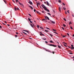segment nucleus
Wrapping results in <instances>:
<instances>
[{"instance_id": "nucleus-1", "label": "nucleus", "mask_w": 74, "mask_h": 74, "mask_svg": "<svg viewBox=\"0 0 74 74\" xmlns=\"http://www.w3.org/2000/svg\"><path fill=\"white\" fill-rule=\"evenodd\" d=\"M41 6L42 7H43V8H44V9H45V10L46 11H47V12H49V10L47 9V8H46V7H45V6L43 4V5H41Z\"/></svg>"}, {"instance_id": "nucleus-2", "label": "nucleus", "mask_w": 74, "mask_h": 74, "mask_svg": "<svg viewBox=\"0 0 74 74\" xmlns=\"http://www.w3.org/2000/svg\"><path fill=\"white\" fill-rule=\"evenodd\" d=\"M50 22L51 23H53V24H55V21H52V20H50Z\"/></svg>"}, {"instance_id": "nucleus-3", "label": "nucleus", "mask_w": 74, "mask_h": 74, "mask_svg": "<svg viewBox=\"0 0 74 74\" xmlns=\"http://www.w3.org/2000/svg\"><path fill=\"white\" fill-rule=\"evenodd\" d=\"M29 6V7H30V8H31L32 10H33V7H32V6Z\"/></svg>"}, {"instance_id": "nucleus-4", "label": "nucleus", "mask_w": 74, "mask_h": 74, "mask_svg": "<svg viewBox=\"0 0 74 74\" xmlns=\"http://www.w3.org/2000/svg\"><path fill=\"white\" fill-rule=\"evenodd\" d=\"M47 5H49V3H48V1H47Z\"/></svg>"}, {"instance_id": "nucleus-5", "label": "nucleus", "mask_w": 74, "mask_h": 74, "mask_svg": "<svg viewBox=\"0 0 74 74\" xmlns=\"http://www.w3.org/2000/svg\"><path fill=\"white\" fill-rule=\"evenodd\" d=\"M48 45H49V46H52L53 47V45L52 44H48Z\"/></svg>"}, {"instance_id": "nucleus-6", "label": "nucleus", "mask_w": 74, "mask_h": 74, "mask_svg": "<svg viewBox=\"0 0 74 74\" xmlns=\"http://www.w3.org/2000/svg\"><path fill=\"white\" fill-rule=\"evenodd\" d=\"M31 5H32V4H33V3H32V2H29Z\"/></svg>"}, {"instance_id": "nucleus-7", "label": "nucleus", "mask_w": 74, "mask_h": 74, "mask_svg": "<svg viewBox=\"0 0 74 74\" xmlns=\"http://www.w3.org/2000/svg\"><path fill=\"white\" fill-rule=\"evenodd\" d=\"M23 31H24V32H26L28 33H29V31H26V30H23Z\"/></svg>"}, {"instance_id": "nucleus-8", "label": "nucleus", "mask_w": 74, "mask_h": 74, "mask_svg": "<svg viewBox=\"0 0 74 74\" xmlns=\"http://www.w3.org/2000/svg\"><path fill=\"white\" fill-rule=\"evenodd\" d=\"M19 4H20L21 5H23V4L21 3L20 2H19Z\"/></svg>"}, {"instance_id": "nucleus-9", "label": "nucleus", "mask_w": 74, "mask_h": 74, "mask_svg": "<svg viewBox=\"0 0 74 74\" xmlns=\"http://www.w3.org/2000/svg\"><path fill=\"white\" fill-rule=\"evenodd\" d=\"M59 10L60 12L61 11V8H59Z\"/></svg>"}, {"instance_id": "nucleus-10", "label": "nucleus", "mask_w": 74, "mask_h": 74, "mask_svg": "<svg viewBox=\"0 0 74 74\" xmlns=\"http://www.w3.org/2000/svg\"><path fill=\"white\" fill-rule=\"evenodd\" d=\"M73 49H74V47H71V49L72 50H73Z\"/></svg>"}, {"instance_id": "nucleus-11", "label": "nucleus", "mask_w": 74, "mask_h": 74, "mask_svg": "<svg viewBox=\"0 0 74 74\" xmlns=\"http://www.w3.org/2000/svg\"><path fill=\"white\" fill-rule=\"evenodd\" d=\"M46 16L48 20H49V18L48 16Z\"/></svg>"}, {"instance_id": "nucleus-12", "label": "nucleus", "mask_w": 74, "mask_h": 74, "mask_svg": "<svg viewBox=\"0 0 74 74\" xmlns=\"http://www.w3.org/2000/svg\"><path fill=\"white\" fill-rule=\"evenodd\" d=\"M53 47H57V46L54 45H53Z\"/></svg>"}, {"instance_id": "nucleus-13", "label": "nucleus", "mask_w": 74, "mask_h": 74, "mask_svg": "<svg viewBox=\"0 0 74 74\" xmlns=\"http://www.w3.org/2000/svg\"><path fill=\"white\" fill-rule=\"evenodd\" d=\"M23 33H24V34H25V35H27V34H26V33H25V32H23Z\"/></svg>"}, {"instance_id": "nucleus-14", "label": "nucleus", "mask_w": 74, "mask_h": 74, "mask_svg": "<svg viewBox=\"0 0 74 74\" xmlns=\"http://www.w3.org/2000/svg\"><path fill=\"white\" fill-rule=\"evenodd\" d=\"M58 48H61V46H60L59 45H58Z\"/></svg>"}, {"instance_id": "nucleus-15", "label": "nucleus", "mask_w": 74, "mask_h": 74, "mask_svg": "<svg viewBox=\"0 0 74 74\" xmlns=\"http://www.w3.org/2000/svg\"><path fill=\"white\" fill-rule=\"evenodd\" d=\"M47 14H49V15H50V16H51V14H50V13H47Z\"/></svg>"}, {"instance_id": "nucleus-16", "label": "nucleus", "mask_w": 74, "mask_h": 74, "mask_svg": "<svg viewBox=\"0 0 74 74\" xmlns=\"http://www.w3.org/2000/svg\"><path fill=\"white\" fill-rule=\"evenodd\" d=\"M37 3L39 5H40V3L38 2V3Z\"/></svg>"}, {"instance_id": "nucleus-17", "label": "nucleus", "mask_w": 74, "mask_h": 74, "mask_svg": "<svg viewBox=\"0 0 74 74\" xmlns=\"http://www.w3.org/2000/svg\"><path fill=\"white\" fill-rule=\"evenodd\" d=\"M16 3H17V2H19V1H18V0H16Z\"/></svg>"}, {"instance_id": "nucleus-18", "label": "nucleus", "mask_w": 74, "mask_h": 74, "mask_svg": "<svg viewBox=\"0 0 74 74\" xmlns=\"http://www.w3.org/2000/svg\"><path fill=\"white\" fill-rule=\"evenodd\" d=\"M45 19L46 20H47V17H46V16H45Z\"/></svg>"}, {"instance_id": "nucleus-19", "label": "nucleus", "mask_w": 74, "mask_h": 74, "mask_svg": "<svg viewBox=\"0 0 74 74\" xmlns=\"http://www.w3.org/2000/svg\"><path fill=\"white\" fill-rule=\"evenodd\" d=\"M53 31H55V32H56V30L54 29H53Z\"/></svg>"}, {"instance_id": "nucleus-20", "label": "nucleus", "mask_w": 74, "mask_h": 74, "mask_svg": "<svg viewBox=\"0 0 74 74\" xmlns=\"http://www.w3.org/2000/svg\"><path fill=\"white\" fill-rule=\"evenodd\" d=\"M50 42L51 43H53V41L52 40H51L50 41Z\"/></svg>"}, {"instance_id": "nucleus-21", "label": "nucleus", "mask_w": 74, "mask_h": 74, "mask_svg": "<svg viewBox=\"0 0 74 74\" xmlns=\"http://www.w3.org/2000/svg\"><path fill=\"white\" fill-rule=\"evenodd\" d=\"M58 2L59 3H61V1L60 0H58Z\"/></svg>"}, {"instance_id": "nucleus-22", "label": "nucleus", "mask_w": 74, "mask_h": 74, "mask_svg": "<svg viewBox=\"0 0 74 74\" xmlns=\"http://www.w3.org/2000/svg\"><path fill=\"white\" fill-rule=\"evenodd\" d=\"M30 25L32 27H33V25H32V24H31Z\"/></svg>"}, {"instance_id": "nucleus-23", "label": "nucleus", "mask_w": 74, "mask_h": 74, "mask_svg": "<svg viewBox=\"0 0 74 74\" xmlns=\"http://www.w3.org/2000/svg\"><path fill=\"white\" fill-rule=\"evenodd\" d=\"M49 35L51 36V37L53 35H52L51 34H49Z\"/></svg>"}, {"instance_id": "nucleus-24", "label": "nucleus", "mask_w": 74, "mask_h": 74, "mask_svg": "<svg viewBox=\"0 0 74 74\" xmlns=\"http://www.w3.org/2000/svg\"><path fill=\"white\" fill-rule=\"evenodd\" d=\"M72 23H71V22H70L69 23V25H71V24Z\"/></svg>"}, {"instance_id": "nucleus-25", "label": "nucleus", "mask_w": 74, "mask_h": 74, "mask_svg": "<svg viewBox=\"0 0 74 74\" xmlns=\"http://www.w3.org/2000/svg\"><path fill=\"white\" fill-rule=\"evenodd\" d=\"M14 10L15 11L16 10V7H14Z\"/></svg>"}, {"instance_id": "nucleus-26", "label": "nucleus", "mask_w": 74, "mask_h": 74, "mask_svg": "<svg viewBox=\"0 0 74 74\" xmlns=\"http://www.w3.org/2000/svg\"><path fill=\"white\" fill-rule=\"evenodd\" d=\"M37 27H38V28H39V27H40L39 26V25H37Z\"/></svg>"}, {"instance_id": "nucleus-27", "label": "nucleus", "mask_w": 74, "mask_h": 74, "mask_svg": "<svg viewBox=\"0 0 74 74\" xmlns=\"http://www.w3.org/2000/svg\"><path fill=\"white\" fill-rule=\"evenodd\" d=\"M40 28H41V29H43V28H42V27H40Z\"/></svg>"}, {"instance_id": "nucleus-28", "label": "nucleus", "mask_w": 74, "mask_h": 74, "mask_svg": "<svg viewBox=\"0 0 74 74\" xmlns=\"http://www.w3.org/2000/svg\"><path fill=\"white\" fill-rule=\"evenodd\" d=\"M46 51H47V52H51V51H49L47 50H46Z\"/></svg>"}, {"instance_id": "nucleus-29", "label": "nucleus", "mask_w": 74, "mask_h": 74, "mask_svg": "<svg viewBox=\"0 0 74 74\" xmlns=\"http://www.w3.org/2000/svg\"><path fill=\"white\" fill-rule=\"evenodd\" d=\"M40 35L41 36V35H42V36H44V34H40Z\"/></svg>"}, {"instance_id": "nucleus-30", "label": "nucleus", "mask_w": 74, "mask_h": 74, "mask_svg": "<svg viewBox=\"0 0 74 74\" xmlns=\"http://www.w3.org/2000/svg\"><path fill=\"white\" fill-rule=\"evenodd\" d=\"M30 20H31L30 19V18H28V20H29V21H30Z\"/></svg>"}, {"instance_id": "nucleus-31", "label": "nucleus", "mask_w": 74, "mask_h": 74, "mask_svg": "<svg viewBox=\"0 0 74 74\" xmlns=\"http://www.w3.org/2000/svg\"><path fill=\"white\" fill-rule=\"evenodd\" d=\"M63 26H64V27H66V25L64 24H63Z\"/></svg>"}, {"instance_id": "nucleus-32", "label": "nucleus", "mask_w": 74, "mask_h": 74, "mask_svg": "<svg viewBox=\"0 0 74 74\" xmlns=\"http://www.w3.org/2000/svg\"><path fill=\"white\" fill-rule=\"evenodd\" d=\"M45 32H49V31H47V30H45Z\"/></svg>"}, {"instance_id": "nucleus-33", "label": "nucleus", "mask_w": 74, "mask_h": 74, "mask_svg": "<svg viewBox=\"0 0 74 74\" xmlns=\"http://www.w3.org/2000/svg\"><path fill=\"white\" fill-rule=\"evenodd\" d=\"M63 9H64V10H65L66 9V8H65L64 7V8H63Z\"/></svg>"}, {"instance_id": "nucleus-34", "label": "nucleus", "mask_w": 74, "mask_h": 74, "mask_svg": "<svg viewBox=\"0 0 74 74\" xmlns=\"http://www.w3.org/2000/svg\"><path fill=\"white\" fill-rule=\"evenodd\" d=\"M64 20L65 21H66V19H65V18H64Z\"/></svg>"}, {"instance_id": "nucleus-35", "label": "nucleus", "mask_w": 74, "mask_h": 74, "mask_svg": "<svg viewBox=\"0 0 74 74\" xmlns=\"http://www.w3.org/2000/svg\"><path fill=\"white\" fill-rule=\"evenodd\" d=\"M54 33H55L56 34H58V33L56 32H54Z\"/></svg>"}, {"instance_id": "nucleus-36", "label": "nucleus", "mask_w": 74, "mask_h": 74, "mask_svg": "<svg viewBox=\"0 0 74 74\" xmlns=\"http://www.w3.org/2000/svg\"><path fill=\"white\" fill-rule=\"evenodd\" d=\"M70 53V54H72V55L73 54L72 53Z\"/></svg>"}, {"instance_id": "nucleus-37", "label": "nucleus", "mask_w": 74, "mask_h": 74, "mask_svg": "<svg viewBox=\"0 0 74 74\" xmlns=\"http://www.w3.org/2000/svg\"><path fill=\"white\" fill-rule=\"evenodd\" d=\"M16 9L17 10H19V8H17Z\"/></svg>"}, {"instance_id": "nucleus-38", "label": "nucleus", "mask_w": 74, "mask_h": 74, "mask_svg": "<svg viewBox=\"0 0 74 74\" xmlns=\"http://www.w3.org/2000/svg\"><path fill=\"white\" fill-rule=\"evenodd\" d=\"M46 28V29H49V30H50V29H49V28H48V27H47Z\"/></svg>"}, {"instance_id": "nucleus-39", "label": "nucleus", "mask_w": 74, "mask_h": 74, "mask_svg": "<svg viewBox=\"0 0 74 74\" xmlns=\"http://www.w3.org/2000/svg\"><path fill=\"white\" fill-rule=\"evenodd\" d=\"M67 34L68 36H69V33H67Z\"/></svg>"}, {"instance_id": "nucleus-40", "label": "nucleus", "mask_w": 74, "mask_h": 74, "mask_svg": "<svg viewBox=\"0 0 74 74\" xmlns=\"http://www.w3.org/2000/svg\"><path fill=\"white\" fill-rule=\"evenodd\" d=\"M45 19H42V21H45Z\"/></svg>"}, {"instance_id": "nucleus-41", "label": "nucleus", "mask_w": 74, "mask_h": 74, "mask_svg": "<svg viewBox=\"0 0 74 74\" xmlns=\"http://www.w3.org/2000/svg\"><path fill=\"white\" fill-rule=\"evenodd\" d=\"M73 46H74L73 45H71V47H73Z\"/></svg>"}, {"instance_id": "nucleus-42", "label": "nucleus", "mask_w": 74, "mask_h": 74, "mask_svg": "<svg viewBox=\"0 0 74 74\" xmlns=\"http://www.w3.org/2000/svg\"><path fill=\"white\" fill-rule=\"evenodd\" d=\"M45 42L47 44H48V42L47 41H45Z\"/></svg>"}, {"instance_id": "nucleus-43", "label": "nucleus", "mask_w": 74, "mask_h": 74, "mask_svg": "<svg viewBox=\"0 0 74 74\" xmlns=\"http://www.w3.org/2000/svg\"><path fill=\"white\" fill-rule=\"evenodd\" d=\"M43 40H47V39H46V38L44 39V38H43Z\"/></svg>"}, {"instance_id": "nucleus-44", "label": "nucleus", "mask_w": 74, "mask_h": 74, "mask_svg": "<svg viewBox=\"0 0 74 74\" xmlns=\"http://www.w3.org/2000/svg\"><path fill=\"white\" fill-rule=\"evenodd\" d=\"M70 28H71V29H73V27H71Z\"/></svg>"}, {"instance_id": "nucleus-45", "label": "nucleus", "mask_w": 74, "mask_h": 74, "mask_svg": "<svg viewBox=\"0 0 74 74\" xmlns=\"http://www.w3.org/2000/svg\"><path fill=\"white\" fill-rule=\"evenodd\" d=\"M36 9H34V12H36Z\"/></svg>"}, {"instance_id": "nucleus-46", "label": "nucleus", "mask_w": 74, "mask_h": 74, "mask_svg": "<svg viewBox=\"0 0 74 74\" xmlns=\"http://www.w3.org/2000/svg\"><path fill=\"white\" fill-rule=\"evenodd\" d=\"M69 10H68L67 12L69 13V14H70V13L69 12Z\"/></svg>"}, {"instance_id": "nucleus-47", "label": "nucleus", "mask_w": 74, "mask_h": 74, "mask_svg": "<svg viewBox=\"0 0 74 74\" xmlns=\"http://www.w3.org/2000/svg\"><path fill=\"white\" fill-rule=\"evenodd\" d=\"M66 36H63V37L64 38V37H66Z\"/></svg>"}, {"instance_id": "nucleus-48", "label": "nucleus", "mask_w": 74, "mask_h": 74, "mask_svg": "<svg viewBox=\"0 0 74 74\" xmlns=\"http://www.w3.org/2000/svg\"><path fill=\"white\" fill-rule=\"evenodd\" d=\"M62 29H63V30H64V28H63V27H62Z\"/></svg>"}, {"instance_id": "nucleus-49", "label": "nucleus", "mask_w": 74, "mask_h": 74, "mask_svg": "<svg viewBox=\"0 0 74 74\" xmlns=\"http://www.w3.org/2000/svg\"><path fill=\"white\" fill-rule=\"evenodd\" d=\"M29 15L30 16H32L30 14H29Z\"/></svg>"}, {"instance_id": "nucleus-50", "label": "nucleus", "mask_w": 74, "mask_h": 74, "mask_svg": "<svg viewBox=\"0 0 74 74\" xmlns=\"http://www.w3.org/2000/svg\"><path fill=\"white\" fill-rule=\"evenodd\" d=\"M65 13L66 14H67V12H66V11H65Z\"/></svg>"}, {"instance_id": "nucleus-51", "label": "nucleus", "mask_w": 74, "mask_h": 74, "mask_svg": "<svg viewBox=\"0 0 74 74\" xmlns=\"http://www.w3.org/2000/svg\"><path fill=\"white\" fill-rule=\"evenodd\" d=\"M30 22V23H32V21H29Z\"/></svg>"}, {"instance_id": "nucleus-52", "label": "nucleus", "mask_w": 74, "mask_h": 74, "mask_svg": "<svg viewBox=\"0 0 74 74\" xmlns=\"http://www.w3.org/2000/svg\"><path fill=\"white\" fill-rule=\"evenodd\" d=\"M63 43H64V44H67V43H65V42H63Z\"/></svg>"}, {"instance_id": "nucleus-53", "label": "nucleus", "mask_w": 74, "mask_h": 74, "mask_svg": "<svg viewBox=\"0 0 74 74\" xmlns=\"http://www.w3.org/2000/svg\"><path fill=\"white\" fill-rule=\"evenodd\" d=\"M38 3H37V7H38Z\"/></svg>"}, {"instance_id": "nucleus-54", "label": "nucleus", "mask_w": 74, "mask_h": 74, "mask_svg": "<svg viewBox=\"0 0 74 74\" xmlns=\"http://www.w3.org/2000/svg\"><path fill=\"white\" fill-rule=\"evenodd\" d=\"M3 1L5 2V3H6V2H5V0H3Z\"/></svg>"}, {"instance_id": "nucleus-55", "label": "nucleus", "mask_w": 74, "mask_h": 74, "mask_svg": "<svg viewBox=\"0 0 74 74\" xmlns=\"http://www.w3.org/2000/svg\"><path fill=\"white\" fill-rule=\"evenodd\" d=\"M52 53L53 54H54L55 53V52L53 51V52H52Z\"/></svg>"}, {"instance_id": "nucleus-56", "label": "nucleus", "mask_w": 74, "mask_h": 74, "mask_svg": "<svg viewBox=\"0 0 74 74\" xmlns=\"http://www.w3.org/2000/svg\"><path fill=\"white\" fill-rule=\"evenodd\" d=\"M12 1H13V2H14V3H15V1H14V0H12Z\"/></svg>"}, {"instance_id": "nucleus-57", "label": "nucleus", "mask_w": 74, "mask_h": 74, "mask_svg": "<svg viewBox=\"0 0 74 74\" xmlns=\"http://www.w3.org/2000/svg\"><path fill=\"white\" fill-rule=\"evenodd\" d=\"M17 29V28H16V27L14 28L15 29Z\"/></svg>"}, {"instance_id": "nucleus-58", "label": "nucleus", "mask_w": 74, "mask_h": 74, "mask_svg": "<svg viewBox=\"0 0 74 74\" xmlns=\"http://www.w3.org/2000/svg\"><path fill=\"white\" fill-rule=\"evenodd\" d=\"M16 34H18V32H16Z\"/></svg>"}, {"instance_id": "nucleus-59", "label": "nucleus", "mask_w": 74, "mask_h": 74, "mask_svg": "<svg viewBox=\"0 0 74 74\" xmlns=\"http://www.w3.org/2000/svg\"><path fill=\"white\" fill-rule=\"evenodd\" d=\"M72 16H73V17H74V15L72 14Z\"/></svg>"}, {"instance_id": "nucleus-60", "label": "nucleus", "mask_w": 74, "mask_h": 74, "mask_svg": "<svg viewBox=\"0 0 74 74\" xmlns=\"http://www.w3.org/2000/svg\"><path fill=\"white\" fill-rule=\"evenodd\" d=\"M62 4H63V5H65V4L64 3H63Z\"/></svg>"}, {"instance_id": "nucleus-61", "label": "nucleus", "mask_w": 74, "mask_h": 74, "mask_svg": "<svg viewBox=\"0 0 74 74\" xmlns=\"http://www.w3.org/2000/svg\"><path fill=\"white\" fill-rule=\"evenodd\" d=\"M8 26H10V25L9 24H8V25H7Z\"/></svg>"}, {"instance_id": "nucleus-62", "label": "nucleus", "mask_w": 74, "mask_h": 74, "mask_svg": "<svg viewBox=\"0 0 74 74\" xmlns=\"http://www.w3.org/2000/svg\"><path fill=\"white\" fill-rule=\"evenodd\" d=\"M1 27H2L1 25H0V28H1Z\"/></svg>"}, {"instance_id": "nucleus-63", "label": "nucleus", "mask_w": 74, "mask_h": 74, "mask_svg": "<svg viewBox=\"0 0 74 74\" xmlns=\"http://www.w3.org/2000/svg\"><path fill=\"white\" fill-rule=\"evenodd\" d=\"M40 33H41L40 34H42V32H40Z\"/></svg>"}, {"instance_id": "nucleus-64", "label": "nucleus", "mask_w": 74, "mask_h": 74, "mask_svg": "<svg viewBox=\"0 0 74 74\" xmlns=\"http://www.w3.org/2000/svg\"><path fill=\"white\" fill-rule=\"evenodd\" d=\"M73 37H74V34L73 35Z\"/></svg>"}]
</instances>
